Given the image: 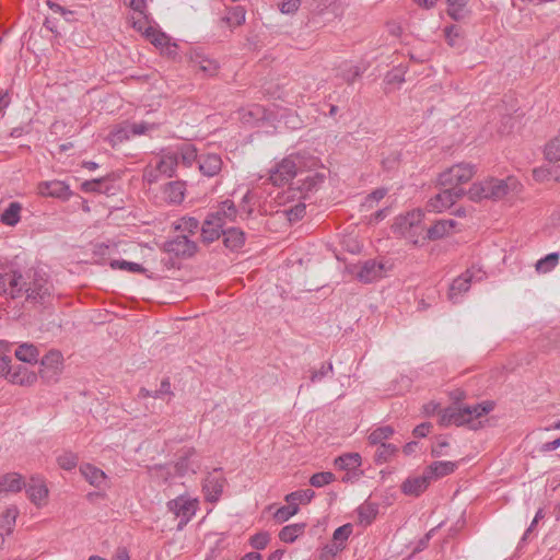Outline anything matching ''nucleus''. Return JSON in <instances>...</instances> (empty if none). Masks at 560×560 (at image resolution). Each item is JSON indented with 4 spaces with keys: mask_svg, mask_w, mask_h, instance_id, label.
<instances>
[{
    "mask_svg": "<svg viewBox=\"0 0 560 560\" xmlns=\"http://www.w3.org/2000/svg\"><path fill=\"white\" fill-rule=\"evenodd\" d=\"M52 291L46 272L33 267L22 269L14 262L0 264V294L5 299L25 298L28 302L44 303Z\"/></svg>",
    "mask_w": 560,
    "mask_h": 560,
    "instance_id": "nucleus-1",
    "label": "nucleus"
},
{
    "mask_svg": "<svg viewBox=\"0 0 560 560\" xmlns=\"http://www.w3.org/2000/svg\"><path fill=\"white\" fill-rule=\"evenodd\" d=\"M508 192V182L498 178L475 183L467 191L469 199L472 201H479L481 199H500Z\"/></svg>",
    "mask_w": 560,
    "mask_h": 560,
    "instance_id": "nucleus-2",
    "label": "nucleus"
},
{
    "mask_svg": "<svg viewBox=\"0 0 560 560\" xmlns=\"http://www.w3.org/2000/svg\"><path fill=\"white\" fill-rule=\"evenodd\" d=\"M302 167V160L299 154H290L282 159L269 171V180L275 186H282L292 180Z\"/></svg>",
    "mask_w": 560,
    "mask_h": 560,
    "instance_id": "nucleus-3",
    "label": "nucleus"
},
{
    "mask_svg": "<svg viewBox=\"0 0 560 560\" xmlns=\"http://www.w3.org/2000/svg\"><path fill=\"white\" fill-rule=\"evenodd\" d=\"M475 165L470 163H458L442 172L439 176L441 187H460L468 183L475 175Z\"/></svg>",
    "mask_w": 560,
    "mask_h": 560,
    "instance_id": "nucleus-4",
    "label": "nucleus"
},
{
    "mask_svg": "<svg viewBox=\"0 0 560 560\" xmlns=\"http://www.w3.org/2000/svg\"><path fill=\"white\" fill-rule=\"evenodd\" d=\"M442 191L432 197L428 203L427 209L430 212H443L451 208L458 199L465 194V189L462 187H442Z\"/></svg>",
    "mask_w": 560,
    "mask_h": 560,
    "instance_id": "nucleus-5",
    "label": "nucleus"
},
{
    "mask_svg": "<svg viewBox=\"0 0 560 560\" xmlns=\"http://www.w3.org/2000/svg\"><path fill=\"white\" fill-rule=\"evenodd\" d=\"M40 376L47 382H57L63 369L60 351L50 350L40 359Z\"/></svg>",
    "mask_w": 560,
    "mask_h": 560,
    "instance_id": "nucleus-6",
    "label": "nucleus"
},
{
    "mask_svg": "<svg viewBox=\"0 0 560 560\" xmlns=\"http://www.w3.org/2000/svg\"><path fill=\"white\" fill-rule=\"evenodd\" d=\"M167 508L171 512L180 518L178 528H182L195 515L197 510V501L186 495H179L176 499L168 501Z\"/></svg>",
    "mask_w": 560,
    "mask_h": 560,
    "instance_id": "nucleus-7",
    "label": "nucleus"
},
{
    "mask_svg": "<svg viewBox=\"0 0 560 560\" xmlns=\"http://www.w3.org/2000/svg\"><path fill=\"white\" fill-rule=\"evenodd\" d=\"M164 250L178 258H189L197 250V244L186 235H177L164 243Z\"/></svg>",
    "mask_w": 560,
    "mask_h": 560,
    "instance_id": "nucleus-8",
    "label": "nucleus"
},
{
    "mask_svg": "<svg viewBox=\"0 0 560 560\" xmlns=\"http://www.w3.org/2000/svg\"><path fill=\"white\" fill-rule=\"evenodd\" d=\"M474 277L475 270L470 268L452 281L447 293L448 300L452 303L456 304L462 301L463 295L470 289Z\"/></svg>",
    "mask_w": 560,
    "mask_h": 560,
    "instance_id": "nucleus-9",
    "label": "nucleus"
},
{
    "mask_svg": "<svg viewBox=\"0 0 560 560\" xmlns=\"http://www.w3.org/2000/svg\"><path fill=\"white\" fill-rule=\"evenodd\" d=\"M38 192L44 197L58 198L63 201L69 200L72 191L68 184L62 180H47L38 184Z\"/></svg>",
    "mask_w": 560,
    "mask_h": 560,
    "instance_id": "nucleus-10",
    "label": "nucleus"
},
{
    "mask_svg": "<svg viewBox=\"0 0 560 560\" xmlns=\"http://www.w3.org/2000/svg\"><path fill=\"white\" fill-rule=\"evenodd\" d=\"M386 271L385 264L370 259L362 265L357 277L363 283H371L382 279L386 275Z\"/></svg>",
    "mask_w": 560,
    "mask_h": 560,
    "instance_id": "nucleus-11",
    "label": "nucleus"
},
{
    "mask_svg": "<svg viewBox=\"0 0 560 560\" xmlns=\"http://www.w3.org/2000/svg\"><path fill=\"white\" fill-rule=\"evenodd\" d=\"M225 479L219 472L218 469H214L210 472L203 482V491L206 494V499L209 502H215L219 500L222 494L224 488Z\"/></svg>",
    "mask_w": 560,
    "mask_h": 560,
    "instance_id": "nucleus-12",
    "label": "nucleus"
},
{
    "mask_svg": "<svg viewBox=\"0 0 560 560\" xmlns=\"http://www.w3.org/2000/svg\"><path fill=\"white\" fill-rule=\"evenodd\" d=\"M469 411L463 407L450 406L440 412L439 423L442 427L455 424L457 427L467 424L466 416Z\"/></svg>",
    "mask_w": 560,
    "mask_h": 560,
    "instance_id": "nucleus-13",
    "label": "nucleus"
},
{
    "mask_svg": "<svg viewBox=\"0 0 560 560\" xmlns=\"http://www.w3.org/2000/svg\"><path fill=\"white\" fill-rule=\"evenodd\" d=\"M197 162L200 172L208 177L217 176L223 166V161L217 153L202 154Z\"/></svg>",
    "mask_w": 560,
    "mask_h": 560,
    "instance_id": "nucleus-14",
    "label": "nucleus"
},
{
    "mask_svg": "<svg viewBox=\"0 0 560 560\" xmlns=\"http://www.w3.org/2000/svg\"><path fill=\"white\" fill-rule=\"evenodd\" d=\"M209 214L215 217L218 219V222L221 224V226L223 229H225V225L228 223L235 222V220L238 215V210L232 200L226 199V200L222 201Z\"/></svg>",
    "mask_w": 560,
    "mask_h": 560,
    "instance_id": "nucleus-15",
    "label": "nucleus"
},
{
    "mask_svg": "<svg viewBox=\"0 0 560 560\" xmlns=\"http://www.w3.org/2000/svg\"><path fill=\"white\" fill-rule=\"evenodd\" d=\"M431 481L430 476L424 471L421 476L406 479L401 485V491L407 495L418 497L427 490Z\"/></svg>",
    "mask_w": 560,
    "mask_h": 560,
    "instance_id": "nucleus-16",
    "label": "nucleus"
},
{
    "mask_svg": "<svg viewBox=\"0 0 560 560\" xmlns=\"http://www.w3.org/2000/svg\"><path fill=\"white\" fill-rule=\"evenodd\" d=\"M26 493L30 500L36 504L42 505L47 495L48 489L43 479L39 477H32L28 483H25Z\"/></svg>",
    "mask_w": 560,
    "mask_h": 560,
    "instance_id": "nucleus-17",
    "label": "nucleus"
},
{
    "mask_svg": "<svg viewBox=\"0 0 560 560\" xmlns=\"http://www.w3.org/2000/svg\"><path fill=\"white\" fill-rule=\"evenodd\" d=\"M224 229L218 222V219L208 213L201 226V238L205 243H212L221 237Z\"/></svg>",
    "mask_w": 560,
    "mask_h": 560,
    "instance_id": "nucleus-18",
    "label": "nucleus"
},
{
    "mask_svg": "<svg viewBox=\"0 0 560 560\" xmlns=\"http://www.w3.org/2000/svg\"><path fill=\"white\" fill-rule=\"evenodd\" d=\"M190 65L195 70L201 71L209 77L214 75L219 69V63L215 60L208 58L201 52L191 54Z\"/></svg>",
    "mask_w": 560,
    "mask_h": 560,
    "instance_id": "nucleus-19",
    "label": "nucleus"
},
{
    "mask_svg": "<svg viewBox=\"0 0 560 560\" xmlns=\"http://www.w3.org/2000/svg\"><path fill=\"white\" fill-rule=\"evenodd\" d=\"M221 236L224 246L231 250H238L245 244V233L238 228H226Z\"/></svg>",
    "mask_w": 560,
    "mask_h": 560,
    "instance_id": "nucleus-20",
    "label": "nucleus"
},
{
    "mask_svg": "<svg viewBox=\"0 0 560 560\" xmlns=\"http://www.w3.org/2000/svg\"><path fill=\"white\" fill-rule=\"evenodd\" d=\"M362 464L359 453H347L335 459V466L340 470L353 471V476H358V470Z\"/></svg>",
    "mask_w": 560,
    "mask_h": 560,
    "instance_id": "nucleus-21",
    "label": "nucleus"
},
{
    "mask_svg": "<svg viewBox=\"0 0 560 560\" xmlns=\"http://www.w3.org/2000/svg\"><path fill=\"white\" fill-rule=\"evenodd\" d=\"M178 162L176 160V154L173 152V150L165 151L158 164L156 170L166 177H173L176 173V168L178 166Z\"/></svg>",
    "mask_w": 560,
    "mask_h": 560,
    "instance_id": "nucleus-22",
    "label": "nucleus"
},
{
    "mask_svg": "<svg viewBox=\"0 0 560 560\" xmlns=\"http://www.w3.org/2000/svg\"><path fill=\"white\" fill-rule=\"evenodd\" d=\"M80 472L85 478V480L94 487L100 488L103 485H105V481H106L105 472L91 464L81 465Z\"/></svg>",
    "mask_w": 560,
    "mask_h": 560,
    "instance_id": "nucleus-23",
    "label": "nucleus"
},
{
    "mask_svg": "<svg viewBox=\"0 0 560 560\" xmlns=\"http://www.w3.org/2000/svg\"><path fill=\"white\" fill-rule=\"evenodd\" d=\"M37 381V374L25 366H18L9 376V382L21 386H31Z\"/></svg>",
    "mask_w": 560,
    "mask_h": 560,
    "instance_id": "nucleus-24",
    "label": "nucleus"
},
{
    "mask_svg": "<svg viewBox=\"0 0 560 560\" xmlns=\"http://www.w3.org/2000/svg\"><path fill=\"white\" fill-rule=\"evenodd\" d=\"M173 152L176 154V160L178 164H182L186 167H189L192 165V163L198 160L197 150L196 148L190 143H184L176 149H172Z\"/></svg>",
    "mask_w": 560,
    "mask_h": 560,
    "instance_id": "nucleus-25",
    "label": "nucleus"
},
{
    "mask_svg": "<svg viewBox=\"0 0 560 560\" xmlns=\"http://www.w3.org/2000/svg\"><path fill=\"white\" fill-rule=\"evenodd\" d=\"M457 464L450 460L433 462L425 469L431 480L447 476L455 471Z\"/></svg>",
    "mask_w": 560,
    "mask_h": 560,
    "instance_id": "nucleus-26",
    "label": "nucleus"
},
{
    "mask_svg": "<svg viewBox=\"0 0 560 560\" xmlns=\"http://www.w3.org/2000/svg\"><path fill=\"white\" fill-rule=\"evenodd\" d=\"M24 486L22 476L16 472H9L0 477V493L19 492Z\"/></svg>",
    "mask_w": 560,
    "mask_h": 560,
    "instance_id": "nucleus-27",
    "label": "nucleus"
},
{
    "mask_svg": "<svg viewBox=\"0 0 560 560\" xmlns=\"http://www.w3.org/2000/svg\"><path fill=\"white\" fill-rule=\"evenodd\" d=\"M153 128H154V125H150L144 121L133 122L125 129L117 130L115 133H113V137L119 141H122L124 139H128L130 137V135L141 136Z\"/></svg>",
    "mask_w": 560,
    "mask_h": 560,
    "instance_id": "nucleus-28",
    "label": "nucleus"
},
{
    "mask_svg": "<svg viewBox=\"0 0 560 560\" xmlns=\"http://www.w3.org/2000/svg\"><path fill=\"white\" fill-rule=\"evenodd\" d=\"M164 197L170 203H180L185 197V184L179 180L168 183L164 188Z\"/></svg>",
    "mask_w": 560,
    "mask_h": 560,
    "instance_id": "nucleus-29",
    "label": "nucleus"
},
{
    "mask_svg": "<svg viewBox=\"0 0 560 560\" xmlns=\"http://www.w3.org/2000/svg\"><path fill=\"white\" fill-rule=\"evenodd\" d=\"M456 225V221L452 219H443L436 221L431 228L428 229L427 238L434 241L442 238Z\"/></svg>",
    "mask_w": 560,
    "mask_h": 560,
    "instance_id": "nucleus-30",
    "label": "nucleus"
},
{
    "mask_svg": "<svg viewBox=\"0 0 560 560\" xmlns=\"http://www.w3.org/2000/svg\"><path fill=\"white\" fill-rule=\"evenodd\" d=\"M18 360L26 363H37L39 359V350L33 343H22L14 352Z\"/></svg>",
    "mask_w": 560,
    "mask_h": 560,
    "instance_id": "nucleus-31",
    "label": "nucleus"
},
{
    "mask_svg": "<svg viewBox=\"0 0 560 560\" xmlns=\"http://www.w3.org/2000/svg\"><path fill=\"white\" fill-rule=\"evenodd\" d=\"M305 526V523H294L284 526L279 533L280 540L285 544L294 542L304 533Z\"/></svg>",
    "mask_w": 560,
    "mask_h": 560,
    "instance_id": "nucleus-32",
    "label": "nucleus"
},
{
    "mask_svg": "<svg viewBox=\"0 0 560 560\" xmlns=\"http://www.w3.org/2000/svg\"><path fill=\"white\" fill-rule=\"evenodd\" d=\"M19 511L15 506L8 508L0 517V534L10 535L15 525Z\"/></svg>",
    "mask_w": 560,
    "mask_h": 560,
    "instance_id": "nucleus-33",
    "label": "nucleus"
},
{
    "mask_svg": "<svg viewBox=\"0 0 560 560\" xmlns=\"http://www.w3.org/2000/svg\"><path fill=\"white\" fill-rule=\"evenodd\" d=\"M378 513V506L374 503H364L358 508L359 523L363 526L370 525Z\"/></svg>",
    "mask_w": 560,
    "mask_h": 560,
    "instance_id": "nucleus-34",
    "label": "nucleus"
},
{
    "mask_svg": "<svg viewBox=\"0 0 560 560\" xmlns=\"http://www.w3.org/2000/svg\"><path fill=\"white\" fill-rule=\"evenodd\" d=\"M464 410H468L469 412L466 416L467 424L470 423L474 419H478L482 416L488 415L493 409V402L483 401L482 404H477L474 406H464Z\"/></svg>",
    "mask_w": 560,
    "mask_h": 560,
    "instance_id": "nucleus-35",
    "label": "nucleus"
},
{
    "mask_svg": "<svg viewBox=\"0 0 560 560\" xmlns=\"http://www.w3.org/2000/svg\"><path fill=\"white\" fill-rule=\"evenodd\" d=\"M246 10L242 5L232 7L222 19L229 26H240L245 22Z\"/></svg>",
    "mask_w": 560,
    "mask_h": 560,
    "instance_id": "nucleus-36",
    "label": "nucleus"
},
{
    "mask_svg": "<svg viewBox=\"0 0 560 560\" xmlns=\"http://www.w3.org/2000/svg\"><path fill=\"white\" fill-rule=\"evenodd\" d=\"M559 262V254L550 253L537 260L535 268L538 273H547L556 268Z\"/></svg>",
    "mask_w": 560,
    "mask_h": 560,
    "instance_id": "nucleus-37",
    "label": "nucleus"
},
{
    "mask_svg": "<svg viewBox=\"0 0 560 560\" xmlns=\"http://www.w3.org/2000/svg\"><path fill=\"white\" fill-rule=\"evenodd\" d=\"M21 206L19 202H11L1 214V222L14 226L20 221Z\"/></svg>",
    "mask_w": 560,
    "mask_h": 560,
    "instance_id": "nucleus-38",
    "label": "nucleus"
},
{
    "mask_svg": "<svg viewBox=\"0 0 560 560\" xmlns=\"http://www.w3.org/2000/svg\"><path fill=\"white\" fill-rule=\"evenodd\" d=\"M447 13L451 18L462 20L467 12V0H447Z\"/></svg>",
    "mask_w": 560,
    "mask_h": 560,
    "instance_id": "nucleus-39",
    "label": "nucleus"
},
{
    "mask_svg": "<svg viewBox=\"0 0 560 560\" xmlns=\"http://www.w3.org/2000/svg\"><path fill=\"white\" fill-rule=\"evenodd\" d=\"M394 434V429L390 425L380 427L373 430L369 435V441L371 444H382L384 441L389 439Z\"/></svg>",
    "mask_w": 560,
    "mask_h": 560,
    "instance_id": "nucleus-40",
    "label": "nucleus"
},
{
    "mask_svg": "<svg viewBox=\"0 0 560 560\" xmlns=\"http://www.w3.org/2000/svg\"><path fill=\"white\" fill-rule=\"evenodd\" d=\"M315 492L312 489L298 490L285 495L288 503L306 504L314 498Z\"/></svg>",
    "mask_w": 560,
    "mask_h": 560,
    "instance_id": "nucleus-41",
    "label": "nucleus"
},
{
    "mask_svg": "<svg viewBox=\"0 0 560 560\" xmlns=\"http://www.w3.org/2000/svg\"><path fill=\"white\" fill-rule=\"evenodd\" d=\"M109 266L113 269L127 270L132 273H143L145 271L142 265L124 259H114L109 262Z\"/></svg>",
    "mask_w": 560,
    "mask_h": 560,
    "instance_id": "nucleus-42",
    "label": "nucleus"
},
{
    "mask_svg": "<svg viewBox=\"0 0 560 560\" xmlns=\"http://www.w3.org/2000/svg\"><path fill=\"white\" fill-rule=\"evenodd\" d=\"M195 454L194 448H187L184 452V455L177 460L175 465L176 472L180 476L187 474L188 471L195 472V468L190 465L189 458Z\"/></svg>",
    "mask_w": 560,
    "mask_h": 560,
    "instance_id": "nucleus-43",
    "label": "nucleus"
},
{
    "mask_svg": "<svg viewBox=\"0 0 560 560\" xmlns=\"http://www.w3.org/2000/svg\"><path fill=\"white\" fill-rule=\"evenodd\" d=\"M144 35L155 47H159L160 49L171 40V38L165 33H162L153 27H148L144 31Z\"/></svg>",
    "mask_w": 560,
    "mask_h": 560,
    "instance_id": "nucleus-44",
    "label": "nucleus"
},
{
    "mask_svg": "<svg viewBox=\"0 0 560 560\" xmlns=\"http://www.w3.org/2000/svg\"><path fill=\"white\" fill-rule=\"evenodd\" d=\"M299 512V505L296 503H289L288 505L285 506H281L279 508L273 517L275 520L278 522V523H284L287 522L290 517H292L293 515H295L296 513Z\"/></svg>",
    "mask_w": 560,
    "mask_h": 560,
    "instance_id": "nucleus-45",
    "label": "nucleus"
},
{
    "mask_svg": "<svg viewBox=\"0 0 560 560\" xmlns=\"http://www.w3.org/2000/svg\"><path fill=\"white\" fill-rule=\"evenodd\" d=\"M78 455L70 451L63 452L57 457L58 465L65 470L73 469L78 465Z\"/></svg>",
    "mask_w": 560,
    "mask_h": 560,
    "instance_id": "nucleus-46",
    "label": "nucleus"
},
{
    "mask_svg": "<svg viewBox=\"0 0 560 560\" xmlns=\"http://www.w3.org/2000/svg\"><path fill=\"white\" fill-rule=\"evenodd\" d=\"M545 155L551 162L560 161V135L550 140L546 145Z\"/></svg>",
    "mask_w": 560,
    "mask_h": 560,
    "instance_id": "nucleus-47",
    "label": "nucleus"
},
{
    "mask_svg": "<svg viewBox=\"0 0 560 560\" xmlns=\"http://www.w3.org/2000/svg\"><path fill=\"white\" fill-rule=\"evenodd\" d=\"M332 481H335V475L330 471L316 472L310 478L311 486L315 488H322Z\"/></svg>",
    "mask_w": 560,
    "mask_h": 560,
    "instance_id": "nucleus-48",
    "label": "nucleus"
},
{
    "mask_svg": "<svg viewBox=\"0 0 560 560\" xmlns=\"http://www.w3.org/2000/svg\"><path fill=\"white\" fill-rule=\"evenodd\" d=\"M310 381L312 383H318L323 378L334 373V366L331 362L323 363L318 370H311Z\"/></svg>",
    "mask_w": 560,
    "mask_h": 560,
    "instance_id": "nucleus-49",
    "label": "nucleus"
},
{
    "mask_svg": "<svg viewBox=\"0 0 560 560\" xmlns=\"http://www.w3.org/2000/svg\"><path fill=\"white\" fill-rule=\"evenodd\" d=\"M306 206L304 202H298L294 206L284 209L283 213L290 222H296L305 215Z\"/></svg>",
    "mask_w": 560,
    "mask_h": 560,
    "instance_id": "nucleus-50",
    "label": "nucleus"
},
{
    "mask_svg": "<svg viewBox=\"0 0 560 560\" xmlns=\"http://www.w3.org/2000/svg\"><path fill=\"white\" fill-rule=\"evenodd\" d=\"M104 184V178H94L91 180L83 182L81 184V189L84 192H103L106 190Z\"/></svg>",
    "mask_w": 560,
    "mask_h": 560,
    "instance_id": "nucleus-51",
    "label": "nucleus"
},
{
    "mask_svg": "<svg viewBox=\"0 0 560 560\" xmlns=\"http://www.w3.org/2000/svg\"><path fill=\"white\" fill-rule=\"evenodd\" d=\"M352 534V525L351 524H345L340 527H338L335 532H334V535H332V540L335 542H339L341 544V546H346V541L348 540V538L350 537V535Z\"/></svg>",
    "mask_w": 560,
    "mask_h": 560,
    "instance_id": "nucleus-52",
    "label": "nucleus"
},
{
    "mask_svg": "<svg viewBox=\"0 0 560 560\" xmlns=\"http://www.w3.org/2000/svg\"><path fill=\"white\" fill-rule=\"evenodd\" d=\"M270 541V535L267 532H260L253 535L249 539V544L254 549L261 550L267 547Z\"/></svg>",
    "mask_w": 560,
    "mask_h": 560,
    "instance_id": "nucleus-53",
    "label": "nucleus"
},
{
    "mask_svg": "<svg viewBox=\"0 0 560 560\" xmlns=\"http://www.w3.org/2000/svg\"><path fill=\"white\" fill-rule=\"evenodd\" d=\"M398 448L393 444L382 443L376 452V458L378 462H387Z\"/></svg>",
    "mask_w": 560,
    "mask_h": 560,
    "instance_id": "nucleus-54",
    "label": "nucleus"
},
{
    "mask_svg": "<svg viewBox=\"0 0 560 560\" xmlns=\"http://www.w3.org/2000/svg\"><path fill=\"white\" fill-rule=\"evenodd\" d=\"M415 228H412L411 223L409 222V220H406V217L405 215H400L396 219L395 221V224H394V231L408 237L411 235V231L413 230Z\"/></svg>",
    "mask_w": 560,
    "mask_h": 560,
    "instance_id": "nucleus-55",
    "label": "nucleus"
},
{
    "mask_svg": "<svg viewBox=\"0 0 560 560\" xmlns=\"http://www.w3.org/2000/svg\"><path fill=\"white\" fill-rule=\"evenodd\" d=\"M345 549V546H341L339 542H335L332 540V544L327 545L324 547L322 553H320V560H331L335 558L338 552Z\"/></svg>",
    "mask_w": 560,
    "mask_h": 560,
    "instance_id": "nucleus-56",
    "label": "nucleus"
},
{
    "mask_svg": "<svg viewBox=\"0 0 560 560\" xmlns=\"http://www.w3.org/2000/svg\"><path fill=\"white\" fill-rule=\"evenodd\" d=\"M253 200V194L252 191H247L243 198H242V201L238 206V213L242 215V214H246V218H249L252 215V213L254 212V208L250 206V202Z\"/></svg>",
    "mask_w": 560,
    "mask_h": 560,
    "instance_id": "nucleus-57",
    "label": "nucleus"
},
{
    "mask_svg": "<svg viewBox=\"0 0 560 560\" xmlns=\"http://www.w3.org/2000/svg\"><path fill=\"white\" fill-rule=\"evenodd\" d=\"M177 229L189 233H195L199 229V221L196 218H183Z\"/></svg>",
    "mask_w": 560,
    "mask_h": 560,
    "instance_id": "nucleus-58",
    "label": "nucleus"
},
{
    "mask_svg": "<svg viewBox=\"0 0 560 560\" xmlns=\"http://www.w3.org/2000/svg\"><path fill=\"white\" fill-rule=\"evenodd\" d=\"M301 0H283L280 3L279 9L283 14H293L299 10Z\"/></svg>",
    "mask_w": 560,
    "mask_h": 560,
    "instance_id": "nucleus-59",
    "label": "nucleus"
},
{
    "mask_svg": "<svg viewBox=\"0 0 560 560\" xmlns=\"http://www.w3.org/2000/svg\"><path fill=\"white\" fill-rule=\"evenodd\" d=\"M405 217L406 220H409L412 228L418 229L424 218V213L421 209H416L408 212Z\"/></svg>",
    "mask_w": 560,
    "mask_h": 560,
    "instance_id": "nucleus-60",
    "label": "nucleus"
},
{
    "mask_svg": "<svg viewBox=\"0 0 560 560\" xmlns=\"http://www.w3.org/2000/svg\"><path fill=\"white\" fill-rule=\"evenodd\" d=\"M11 358L0 353V377L9 380L11 375Z\"/></svg>",
    "mask_w": 560,
    "mask_h": 560,
    "instance_id": "nucleus-61",
    "label": "nucleus"
},
{
    "mask_svg": "<svg viewBox=\"0 0 560 560\" xmlns=\"http://www.w3.org/2000/svg\"><path fill=\"white\" fill-rule=\"evenodd\" d=\"M164 395H173L171 390V383L167 378L161 382L160 388L154 390L153 398H162Z\"/></svg>",
    "mask_w": 560,
    "mask_h": 560,
    "instance_id": "nucleus-62",
    "label": "nucleus"
},
{
    "mask_svg": "<svg viewBox=\"0 0 560 560\" xmlns=\"http://www.w3.org/2000/svg\"><path fill=\"white\" fill-rule=\"evenodd\" d=\"M361 71L360 68L357 66H348V69L342 73L343 79L351 83L353 82L358 77H360Z\"/></svg>",
    "mask_w": 560,
    "mask_h": 560,
    "instance_id": "nucleus-63",
    "label": "nucleus"
},
{
    "mask_svg": "<svg viewBox=\"0 0 560 560\" xmlns=\"http://www.w3.org/2000/svg\"><path fill=\"white\" fill-rule=\"evenodd\" d=\"M514 121H515L514 117H512L510 115L509 116H504L502 118V124L499 127V132H501V133H509L512 130V128H513Z\"/></svg>",
    "mask_w": 560,
    "mask_h": 560,
    "instance_id": "nucleus-64",
    "label": "nucleus"
}]
</instances>
